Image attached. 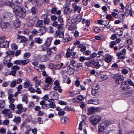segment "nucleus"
Here are the masks:
<instances>
[{
  "label": "nucleus",
  "instance_id": "obj_51",
  "mask_svg": "<svg viewBox=\"0 0 134 134\" xmlns=\"http://www.w3.org/2000/svg\"><path fill=\"white\" fill-rule=\"evenodd\" d=\"M49 21V19L47 18H45L44 19V23L45 24H48Z\"/></svg>",
  "mask_w": 134,
  "mask_h": 134
},
{
  "label": "nucleus",
  "instance_id": "obj_27",
  "mask_svg": "<svg viewBox=\"0 0 134 134\" xmlns=\"http://www.w3.org/2000/svg\"><path fill=\"white\" fill-rule=\"evenodd\" d=\"M45 82L51 85L52 83V79L51 77H48L46 78Z\"/></svg>",
  "mask_w": 134,
  "mask_h": 134
},
{
  "label": "nucleus",
  "instance_id": "obj_46",
  "mask_svg": "<svg viewBox=\"0 0 134 134\" xmlns=\"http://www.w3.org/2000/svg\"><path fill=\"white\" fill-rule=\"evenodd\" d=\"M78 100L82 101L85 99V97L82 95H80L77 96Z\"/></svg>",
  "mask_w": 134,
  "mask_h": 134
},
{
  "label": "nucleus",
  "instance_id": "obj_5",
  "mask_svg": "<svg viewBox=\"0 0 134 134\" xmlns=\"http://www.w3.org/2000/svg\"><path fill=\"white\" fill-rule=\"evenodd\" d=\"M13 18V14L10 13H5L3 16V18L4 21L10 22Z\"/></svg>",
  "mask_w": 134,
  "mask_h": 134
},
{
  "label": "nucleus",
  "instance_id": "obj_53",
  "mask_svg": "<svg viewBox=\"0 0 134 134\" xmlns=\"http://www.w3.org/2000/svg\"><path fill=\"white\" fill-rule=\"evenodd\" d=\"M29 62L28 59H25L23 60H21L22 64L25 65L27 64Z\"/></svg>",
  "mask_w": 134,
  "mask_h": 134
},
{
  "label": "nucleus",
  "instance_id": "obj_20",
  "mask_svg": "<svg viewBox=\"0 0 134 134\" xmlns=\"http://www.w3.org/2000/svg\"><path fill=\"white\" fill-rule=\"evenodd\" d=\"M53 101V100L52 99H49L48 100V101L49 102V103L48 104V105L49 106V108H54L55 107V103Z\"/></svg>",
  "mask_w": 134,
  "mask_h": 134
},
{
  "label": "nucleus",
  "instance_id": "obj_42",
  "mask_svg": "<svg viewBox=\"0 0 134 134\" xmlns=\"http://www.w3.org/2000/svg\"><path fill=\"white\" fill-rule=\"evenodd\" d=\"M31 10L32 14H35L37 12V9L35 7H32Z\"/></svg>",
  "mask_w": 134,
  "mask_h": 134
},
{
  "label": "nucleus",
  "instance_id": "obj_31",
  "mask_svg": "<svg viewBox=\"0 0 134 134\" xmlns=\"http://www.w3.org/2000/svg\"><path fill=\"white\" fill-rule=\"evenodd\" d=\"M72 51V49L69 48H68L67 49V52L66 54V55L67 58H68L70 57Z\"/></svg>",
  "mask_w": 134,
  "mask_h": 134
},
{
  "label": "nucleus",
  "instance_id": "obj_33",
  "mask_svg": "<svg viewBox=\"0 0 134 134\" xmlns=\"http://www.w3.org/2000/svg\"><path fill=\"white\" fill-rule=\"evenodd\" d=\"M63 9L64 13L65 14H67L69 12H71L70 8L68 7L63 8Z\"/></svg>",
  "mask_w": 134,
  "mask_h": 134
},
{
  "label": "nucleus",
  "instance_id": "obj_15",
  "mask_svg": "<svg viewBox=\"0 0 134 134\" xmlns=\"http://www.w3.org/2000/svg\"><path fill=\"white\" fill-rule=\"evenodd\" d=\"M51 44L50 41H47L42 46V49L43 51L46 50L50 46Z\"/></svg>",
  "mask_w": 134,
  "mask_h": 134
},
{
  "label": "nucleus",
  "instance_id": "obj_40",
  "mask_svg": "<svg viewBox=\"0 0 134 134\" xmlns=\"http://www.w3.org/2000/svg\"><path fill=\"white\" fill-rule=\"evenodd\" d=\"M5 105V102L4 100H0V108H3Z\"/></svg>",
  "mask_w": 134,
  "mask_h": 134
},
{
  "label": "nucleus",
  "instance_id": "obj_52",
  "mask_svg": "<svg viewBox=\"0 0 134 134\" xmlns=\"http://www.w3.org/2000/svg\"><path fill=\"white\" fill-rule=\"evenodd\" d=\"M35 106V104L33 101H31L29 102L28 107L29 108L33 107Z\"/></svg>",
  "mask_w": 134,
  "mask_h": 134
},
{
  "label": "nucleus",
  "instance_id": "obj_60",
  "mask_svg": "<svg viewBox=\"0 0 134 134\" xmlns=\"http://www.w3.org/2000/svg\"><path fill=\"white\" fill-rule=\"evenodd\" d=\"M17 108L18 109L22 110L23 108L22 104H18L17 106Z\"/></svg>",
  "mask_w": 134,
  "mask_h": 134
},
{
  "label": "nucleus",
  "instance_id": "obj_19",
  "mask_svg": "<svg viewBox=\"0 0 134 134\" xmlns=\"http://www.w3.org/2000/svg\"><path fill=\"white\" fill-rule=\"evenodd\" d=\"M5 21L2 23L1 24V27L2 29L6 28L9 26V22Z\"/></svg>",
  "mask_w": 134,
  "mask_h": 134
},
{
  "label": "nucleus",
  "instance_id": "obj_9",
  "mask_svg": "<svg viewBox=\"0 0 134 134\" xmlns=\"http://www.w3.org/2000/svg\"><path fill=\"white\" fill-rule=\"evenodd\" d=\"M82 19V16L81 15H79L77 16H74L73 18L71 19V21L73 23H75L76 22H80Z\"/></svg>",
  "mask_w": 134,
  "mask_h": 134
},
{
  "label": "nucleus",
  "instance_id": "obj_16",
  "mask_svg": "<svg viewBox=\"0 0 134 134\" xmlns=\"http://www.w3.org/2000/svg\"><path fill=\"white\" fill-rule=\"evenodd\" d=\"M47 30V27H42L39 30V34L38 35H42L45 33Z\"/></svg>",
  "mask_w": 134,
  "mask_h": 134
},
{
  "label": "nucleus",
  "instance_id": "obj_28",
  "mask_svg": "<svg viewBox=\"0 0 134 134\" xmlns=\"http://www.w3.org/2000/svg\"><path fill=\"white\" fill-rule=\"evenodd\" d=\"M68 118L66 117H62L61 119V123L62 124H65L69 121Z\"/></svg>",
  "mask_w": 134,
  "mask_h": 134
},
{
  "label": "nucleus",
  "instance_id": "obj_23",
  "mask_svg": "<svg viewBox=\"0 0 134 134\" xmlns=\"http://www.w3.org/2000/svg\"><path fill=\"white\" fill-rule=\"evenodd\" d=\"M9 42L7 40L4 41L1 44L0 47L2 48H7L9 47Z\"/></svg>",
  "mask_w": 134,
  "mask_h": 134
},
{
  "label": "nucleus",
  "instance_id": "obj_35",
  "mask_svg": "<svg viewBox=\"0 0 134 134\" xmlns=\"http://www.w3.org/2000/svg\"><path fill=\"white\" fill-rule=\"evenodd\" d=\"M93 65L97 68H99L100 65L99 64L98 62L96 61H93L92 62Z\"/></svg>",
  "mask_w": 134,
  "mask_h": 134
},
{
  "label": "nucleus",
  "instance_id": "obj_36",
  "mask_svg": "<svg viewBox=\"0 0 134 134\" xmlns=\"http://www.w3.org/2000/svg\"><path fill=\"white\" fill-rule=\"evenodd\" d=\"M51 85L47 83L44 85L43 89L44 90H47L50 89L51 88Z\"/></svg>",
  "mask_w": 134,
  "mask_h": 134
},
{
  "label": "nucleus",
  "instance_id": "obj_61",
  "mask_svg": "<svg viewBox=\"0 0 134 134\" xmlns=\"http://www.w3.org/2000/svg\"><path fill=\"white\" fill-rule=\"evenodd\" d=\"M30 55V54L29 53H26L24 54V57L26 58H29Z\"/></svg>",
  "mask_w": 134,
  "mask_h": 134
},
{
  "label": "nucleus",
  "instance_id": "obj_47",
  "mask_svg": "<svg viewBox=\"0 0 134 134\" xmlns=\"http://www.w3.org/2000/svg\"><path fill=\"white\" fill-rule=\"evenodd\" d=\"M12 69L14 70V71H16L19 70L20 69V68L17 65H15L12 66Z\"/></svg>",
  "mask_w": 134,
  "mask_h": 134
},
{
  "label": "nucleus",
  "instance_id": "obj_3",
  "mask_svg": "<svg viewBox=\"0 0 134 134\" xmlns=\"http://www.w3.org/2000/svg\"><path fill=\"white\" fill-rule=\"evenodd\" d=\"M115 80V83L116 84H120L122 83L124 80V78L122 75L117 74L113 76Z\"/></svg>",
  "mask_w": 134,
  "mask_h": 134
},
{
  "label": "nucleus",
  "instance_id": "obj_2",
  "mask_svg": "<svg viewBox=\"0 0 134 134\" xmlns=\"http://www.w3.org/2000/svg\"><path fill=\"white\" fill-rule=\"evenodd\" d=\"M101 117L98 115H94L91 116L90 118V122L93 125H96L100 121Z\"/></svg>",
  "mask_w": 134,
  "mask_h": 134
},
{
  "label": "nucleus",
  "instance_id": "obj_57",
  "mask_svg": "<svg viewBox=\"0 0 134 134\" xmlns=\"http://www.w3.org/2000/svg\"><path fill=\"white\" fill-rule=\"evenodd\" d=\"M39 32L38 31H37L35 29H33L32 31V33L33 34H35L36 35H38L39 34Z\"/></svg>",
  "mask_w": 134,
  "mask_h": 134
},
{
  "label": "nucleus",
  "instance_id": "obj_18",
  "mask_svg": "<svg viewBox=\"0 0 134 134\" xmlns=\"http://www.w3.org/2000/svg\"><path fill=\"white\" fill-rule=\"evenodd\" d=\"M97 109L96 108L91 107L88 108V114H93L96 111Z\"/></svg>",
  "mask_w": 134,
  "mask_h": 134
},
{
  "label": "nucleus",
  "instance_id": "obj_63",
  "mask_svg": "<svg viewBox=\"0 0 134 134\" xmlns=\"http://www.w3.org/2000/svg\"><path fill=\"white\" fill-rule=\"evenodd\" d=\"M22 100L23 102H25L26 103H27L28 102V99L27 98V97L25 96L23 97Z\"/></svg>",
  "mask_w": 134,
  "mask_h": 134
},
{
  "label": "nucleus",
  "instance_id": "obj_1",
  "mask_svg": "<svg viewBox=\"0 0 134 134\" xmlns=\"http://www.w3.org/2000/svg\"><path fill=\"white\" fill-rule=\"evenodd\" d=\"M14 14L21 18H24L26 15V11L25 9L20 7H18L13 10Z\"/></svg>",
  "mask_w": 134,
  "mask_h": 134
},
{
  "label": "nucleus",
  "instance_id": "obj_10",
  "mask_svg": "<svg viewBox=\"0 0 134 134\" xmlns=\"http://www.w3.org/2000/svg\"><path fill=\"white\" fill-rule=\"evenodd\" d=\"M13 92L12 90H9L8 92V98L10 103H13L15 101V99L13 98V96L12 94Z\"/></svg>",
  "mask_w": 134,
  "mask_h": 134
},
{
  "label": "nucleus",
  "instance_id": "obj_11",
  "mask_svg": "<svg viewBox=\"0 0 134 134\" xmlns=\"http://www.w3.org/2000/svg\"><path fill=\"white\" fill-rule=\"evenodd\" d=\"M125 12L123 10L120 11L118 13L117 17L120 20H123L125 18Z\"/></svg>",
  "mask_w": 134,
  "mask_h": 134
},
{
  "label": "nucleus",
  "instance_id": "obj_58",
  "mask_svg": "<svg viewBox=\"0 0 134 134\" xmlns=\"http://www.w3.org/2000/svg\"><path fill=\"white\" fill-rule=\"evenodd\" d=\"M11 47L12 49H16L18 48V46L15 43H12L11 44Z\"/></svg>",
  "mask_w": 134,
  "mask_h": 134
},
{
  "label": "nucleus",
  "instance_id": "obj_59",
  "mask_svg": "<svg viewBox=\"0 0 134 134\" xmlns=\"http://www.w3.org/2000/svg\"><path fill=\"white\" fill-rule=\"evenodd\" d=\"M51 51V52H52L53 53H55V52L57 51V49L56 47H53L49 48Z\"/></svg>",
  "mask_w": 134,
  "mask_h": 134
},
{
  "label": "nucleus",
  "instance_id": "obj_54",
  "mask_svg": "<svg viewBox=\"0 0 134 134\" xmlns=\"http://www.w3.org/2000/svg\"><path fill=\"white\" fill-rule=\"evenodd\" d=\"M9 107L11 109V110H14L15 109V105L13 103H10L9 105Z\"/></svg>",
  "mask_w": 134,
  "mask_h": 134
},
{
  "label": "nucleus",
  "instance_id": "obj_29",
  "mask_svg": "<svg viewBox=\"0 0 134 134\" xmlns=\"http://www.w3.org/2000/svg\"><path fill=\"white\" fill-rule=\"evenodd\" d=\"M63 65V64L62 63H60L59 64H57L54 65L53 68L55 69H60L61 66Z\"/></svg>",
  "mask_w": 134,
  "mask_h": 134
},
{
  "label": "nucleus",
  "instance_id": "obj_4",
  "mask_svg": "<svg viewBox=\"0 0 134 134\" xmlns=\"http://www.w3.org/2000/svg\"><path fill=\"white\" fill-rule=\"evenodd\" d=\"M108 125V123L107 122L101 123L99 127V134H104V130L105 127Z\"/></svg>",
  "mask_w": 134,
  "mask_h": 134
},
{
  "label": "nucleus",
  "instance_id": "obj_37",
  "mask_svg": "<svg viewBox=\"0 0 134 134\" xmlns=\"http://www.w3.org/2000/svg\"><path fill=\"white\" fill-rule=\"evenodd\" d=\"M99 88V85L97 83L94 84L92 87V89L96 90H98Z\"/></svg>",
  "mask_w": 134,
  "mask_h": 134
},
{
  "label": "nucleus",
  "instance_id": "obj_50",
  "mask_svg": "<svg viewBox=\"0 0 134 134\" xmlns=\"http://www.w3.org/2000/svg\"><path fill=\"white\" fill-rule=\"evenodd\" d=\"M53 53V52H51V50L49 48L47 50V53L46 54L47 56H49Z\"/></svg>",
  "mask_w": 134,
  "mask_h": 134
},
{
  "label": "nucleus",
  "instance_id": "obj_21",
  "mask_svg": "<svg viewBox=\"0 0 134 134\" xmlns=\"http://www.w3.org/2000/svg\"><path fill=\"white\" fill-rule=\"evenodd\" d=\"M20 23L19 20L18 19H16L14 21L13 25L14 28L18 27L20 25Z\"/></svg>",
  "mask_w": 134,
  "mask_h": 134
},
{
  "label": "nucleus",
  "instance_id": "obj_48",
  "mask_svg": "<svg viewBox=\"0 0 134 134\" xmlns=\"http://www.w3.org/2000/svg\"><path fill=\"white\" fill-rule=\"evenodd\" d=\"M6 37L5 36H2L0 37V46L2 42L5 40Z\"/></svg>",
  "mask_w": 134,
  "mask_h": 134
},
{
  "label": "nucleus",
  "instance_id": "obj_8",
  "mask_svg": "<svg viewBox=\"0 0 134 134\" xmlns=\"http://www.w3.org/2000/svg\"><path fill=\"white\" fill-rule=\"evenodd\" d=\"M121 90L126 91L128 90L130 88V87L129 85L127 84L126 81H125L122 82L120 86Z\"/></svg>",
  "mask_w": 134,
  "mask_h": 134
},
{
  "label": "nucleus",
  "instance_id": "obj_41",
  "mask_svg": "<svg viewBox=\"0 0 134 134\" xmlns=\"http://www.w3.org/2000/svg\"><path fill=\"white\" fill-rule=\"evenodd\" d=\"M15 52L14 51H8L7 52V54L8 56H13Z\"/></svg>",
  "mask_w": 134,
  "mask_h": 134
},
{
  "label": "nucleus",
  "instance_id": "obj_55",
  "mask_svg": "<svg viewBox=\"0 0 134 134\" xmlns=\"http://www.w3.org/2000/svg\"><path fill=\"white\" fill-rule=\"evenodd\" d=\"M22 36L18 35L17 37V41L18 42H22Z\"/></svg>",
  "mask_w": 134,
  "mask_h": 134
},
{
  "label": "nucleus",
  "instance_id": "obj_13",
  "mask_svg": "<svg viewBox=\"0 0 134 134\" xmlns=\"http://www.w3.org/2000/svg\"><path fill=\"white\" fill-rule=\"evenodd\" d=\"M75 67L74 65H70L67 67V70L68 72H70V74H72L74 72Z\"/></svg>",
  "mask_w": 134,
  "mask_h": 134
},
{
  "label": "nucleus",
  "instance_id": "obj_17",
  "mask_svg": "<svg viewBox=\"0 0 134 134\" xmlns=\"http://www.w3.org/2000/svg\"><path fill=\"white\" fill-rule=\"evenodd\" d=\"M37 16H35L32 18H30L28 22V25L30 26H33L35 23V21Z\"/></svg>",
  "mask_w": 134,
  "mask_h": 134
},
{
  "label": "nucleus",
  "instance_id": "obj_6",
  "mask_svg": "<svg viewBox=\"0 0 134 134\" xmlns=\"http://www.w3.org/2000/svg\"><path fill=\"white\" fill-rule=\"evenodd\" d=\"M2 112L3 114H5L4 116L6 118H12L13 117V114L9 109H4L2 111Z\"/></svg>",
  "mask_w": 134,
  "mask_h": 134
},
{
  "label": "nucleus",
  "instance_id": "obj_56",
  "mask_svg": "<svg viewBox=\"0 0 134 134\" xmlns=\"http://www.w3.org/2000/svg\"><path fill=\"white\" fill-rule=\"evenodd\" d=\"M16 81H14L12 82L10 84V86L12 87H13L16 85Z\"/></svg>",
  "mask_w": 134,
  "mask_h": 134
},
{
  "label": "nucleus",
  "instance_id": "obj_14",
  "mask_svg": "<svg viewBox=\"0 0 134 134\" xmlns=\"http://www.w3.org/2000/svg\"><path fill=\"white\" fill-rule=\"evenodd\" d=\"M54 36L56 38L57 37H59L60 38H62L64 36V32L63 31L61 32L60 31L58 30L54 34Z\"/></svg>",
  "mask_w": 134,
  "mask_h": 134
},
{
  "label": "nucleus",
  "instance_id": "obj_39",
  "mask_svg": "<svg viewBox=\"0 0 134 134\" xmlns=\"http://www.w3.org/2000/svg\"><path fill=\"white\" fill-rule=\"evenodd\" d=\"M72 5L73 6L74 10L75 11H78L79 12L80 11L81 9V7L75 5L74 4H72Z\"/></svg>",
  "mask_w": 134,
  "mask_h": 134
},
{
  "label": "nucleus",
  "instance_id": "obj_34",
  "mask_svg": "<svg viewBox=\"0 0 134 134\" xmlns=\"http://www.w3.org/2000/svg\"><path fill=\"white\" fill-rule=\"evenodd\" d=\"M13 121L17 125L18 124L20 123L21 122V118L20 117H17L15 118L13 120Z\"/></svg>",
  "mask_w": 134,
  "mask_h": 134
},
{
  "label": "nucleus",
  "instance_id": "obj_38",
  "mask_svg": "<svg viewBox=\"0 0 134 134\" xmlns=\"http://www.w3.org/2000/svg\"><path fill=\"white\" fill-rule=\"evenodd\" d=\"M100 81H102L108 79V77L106 75H102L98 77Z\"/></svg>",
  "mask_w": 134,
  "mask_h": 134
},
{
  "label": "nucleus",
  "instance_id": "obj_25",
  "mask_svg": "<svg viewBox=\"0 0 134 134\" xmlns=\"http://www.w3.org/2000/svg\"><path fill=\"white\" fill-rule=\"evenodd\" d=\"M123 30L122 29H117L115 30L114 32L117 35L121 36L122 35V31Z\"/></svg>",
  "mask_w": 134,
  "mask_h": 134
},
{
  "label": "nucleus",
  "instance_id": "obj_32",
  "mask_svg": "<svg viewBox=\"0 0 134 134\" xmlns=\"http://www.w3.org/2000/svg\"><path fill=\"white\" fill-rule=\"evenodd\" d=\"M5 3L6 5L12 7V3L9 1L5 2V1H3V2H2V3H0V5L2 6V5L4 4Z\"/></svg>",
  "mask_w": 134,
  "mask_h": 134
},
{
  "label": "nucleus",
  "instance_id": "obj_62",
  "mask_svg": "<svg viewBox=\"0 0 134 134\" xmlns=\"http://www.w3.org/2000/svg\"><path fill=\"white\" fill-rule=\"evenodd\" d=\"M116 44V43L115 41H112L110 43V47L111 48H113L114 45Z\"/></svg>",
  "mask_w": 134,
  "mask_h": 134
},
{
  "label": "nucleus",
  "instance_id": "obj_7",
  "mask_svg": "<svg viewBox=\"0 0 134 134\" xmlns=\"http://www.w3.org/2000/svg\"><path fill=\"white\" fill-rule=\"evenodd\" d=\"M110 22L109 21H104L102 20H99L97 21L98 23L100 25H103L105 26V27L107 26L108 25L109 26L107 27L108 29H109L110 28L111 25H109Z\"/></svg>",
  "mask_w": 134,
  "mask_h": 134
},
{
  "label": "nucleus",
  "instance_id": "obj_44",
  "mask_svg": "<svg viewBox=\"0 0 134 134\" xmlns=\"http://www.w3.org/2000/svg\"><path fill=\"white\" fill-rule=\"evenodd\" d=\"M35 1L37 6H40L42 5V2L41 0H36Z\"/></svg>",
  "mask_w": 134,
  "mask_h": 134
},
{
  "label": "nucleus",
  "instance_id": "obj_24",
  "mask_svg": "<svg viewBox=\"0 0 134 134\" xmlns=\"http://www.w3.org/2000/svg\"><path fill=\"white\" fill-rule=\"evenodd\" d=\"M33 80L34 81V82L36 83L35 85L36 87L38 86L41 83V81L40 80H38L37 76L34 78Z\"/></svg>",
  "mask_w": 134,
  "mask_h": 134
},
{
  "label": "nucleus",
  "instance_id": "obj_22",
  "mask_svg": "<svg viewBox=\"0 0 134 134\" xmlns=\"http://www.w3.org/2000/svg\"><path fill=\"white\" fill-rule=\"evenodd\" d=\"M32 85L31 84L28 80H25L24 83L23 87L24 88H26L29 87H32Z\"/></svg>",
  "mask_w": 134,
  "mask_h": 134
},
{
  "label": "nucleus",
  "instance_id": "obj_12",
  "mask_svg": "<svg viewBox=\"0 0 134 134\" xmlns=\"http://www.w3.org/2000/svg\"><path fill=\"white\" fill-rule=\"evenodd\" d=\"M88 104H97L99 103V100L97 98L91 99L88 101Z\"/></svg>",
  "mask_w": 134,
  "mask_h": 134
},
{
  "label": "nucleus",
  "instance_id": "obj_26",
  "mask_svg": "<svg viewBox=\"0 0 134 134\" xmlns=\"http://www.w3.org/2000/svg\"><path fill=\"white\" fill-rule=\"evenodd\" d=\"M123 55L121 54V52H117L116 55L118 57V58L119 59H123L125 58V57L123 56Z\"/></svg>",
  "mask_w": 134,
  "mask_h": 134
},
{
  "label": "nucleus",
  "instance_id": "obj_43",
  "mask_svg": "<svg viewBox=\"0 0 134 134\" xmlns=\"http://www.w3.org/2000/svg\"><path fill=\"white\" fill-rule=\"evenodd\" d=\"M35 42L38 43H40L42 42V40L39 37H36L35 38Z\"/></svg>",
  "mask_w": 134,
  "mask_h": 134
},
{
  "label": "nucleus",
  "instance_id": "obj_49",
  "mask_svg": "<svg viewBox=\"0 0 134 134\" xmlns=\"http://www.w3.org/2000/svg\"><path fill=\"white\" fill-rule=\"evenodd\" d=\"M111 60V56L107 57L105 59V61L107 63H109Z\"/></svg>",
  "mask_w": 134,
  "mask_h": 134
},
{
  "label": "nucleus",
  "instance_id": "obj_64",
  "mask_svg": "<svg viewBox=\"0 0 134 134\" xmlns=\"http://www.w3.org/2000/svg\"><path fill=\"white\" fill-rule=\"evenodd\" d=\"M97 91L96 90L92 89L91 92L92 95L93 96L96 95L97 93Z\"/></svg>",
  "mask_w": 134,
  "mask_h": 134
},
{
  "label": "nucleus",
  "instance_id": "obj_30",
  "mask_svg": "<svg viewBox=\"0 0 134 134\" xmlns=\"http://www.w3.org/2000/svg\"><path fill=\"white\" fill-rule=\"evenodd\" d=\"M43 25V21L42 20H38L36 23L35 25L36 27H41Z\"/></svg>",
  "mask_w": 134,
  "mask_h": 134
},
{
  "label": "nucleus",
  "instance_id": "obj_45",
  "mask_svg": "<svg viewBox=\"0 0 134 134\" xmlns=\"http://www.w3.org/2000/svg\"><path fill=\"white\" fill-rule=\"evenodd\" d=\"M126 81V83H127L129 84L131 86H133L134 87V83L130 79H129L125 81Z\"/></svg>",
  "mask_w": 134,
  "mask_h": 134
}]
</instances>
